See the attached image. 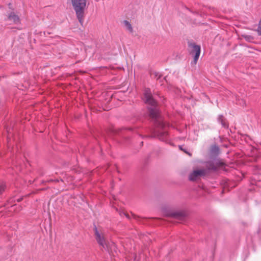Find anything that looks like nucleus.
Segmentation results:
<instances>
[{
	"instance_id": "f257e3e1",
	"label": "nucleus",
	"mask_w": 261,
	"mask_h": 261,
	"mask_svg": "<svg viewBox=\"0 0 261 261\" xmlns=\"http://www.w3.org/2000/svg\"><path fill=\"white\" fill-rule=\"evenodd\" d=\"M142 99L147 105L149 116L156 120L158 129L153 130V137H157L162 141L168 142L169 137L168 132L165 128L166 124L163 121L156 120L160 115L158 105L156 100L153 98L150 89H145Z\"/></svg>"
},
{
	"instance_id": "f03ea898",
	"label": "nucleus",
	"mask_w": 261,
	"mask_h": 261,
	"mask_svg": "<svg viewBox=\"0 0 261 261\" xmlns=\"http://www.w3.org/2000/svg\"><path fill=\"white\" fill-rule=\"evenodd\" d=\"M76 17L81 25L83 24L84 11L86 7V0H70Z\"/></svg>"
},
{
	"instance_id": "7ed1b4c3",
	"label": "nucleus",
	"mask_w": 261,
	"mask_h": 261,
	"mask_svg": "<svg viewBox=\"0 0 261 261\" xmlns=\"http://www.w3.org/2000/svg\"><path fill=\"white\" fill-rule=\"evenodd\" d=\"M76 17L81 25L83 24L84 11L86 7V0H70Z\"/></svg>"
},
{
	"instance_id": "20e7f679",
	"label": "nucleus",
	"mask_w": 261,
	"mask_h": 261,
	"mask_svg": "<svg viewBox=\"0 0 261 261\" xmlns=\"http://www.w3.org/2000/svg\"><path fill=\"white\" fill-rule=\"evenodd\" d=\"M95 240L99 246L108 252L110 251L109 244L106 240L103 234H101L98 230L97 228L95 225L94 227Z\"/></svg>"
},
{
	"instance_id": "39448f33",
	"label": "nucleus",
	"mask_w": 261,
	"mask_h": 261,
	"mask_svg": "<svg viewBox=\"0 0 261 261\" xmlns=\"http://www.w3.org/2000/svg\"><path fill=\"white\" fill-rule=\"evenodd\" d=\"M188 47L190 49L189 53L191 55L193 56V63L196 64L199 58L201 47L199 45L196 44L194 42L189 41L188 43Z\"/></svg>"
},
{
	"instance_id": "423d86ee",
	"label": "nucleus",
	"mask_w": 261,
	"mask_h": 261,
	"mask_svg": "<svg viewBox=\"0 0 261 261\" xmlns=\"http://www.w3.org/2000/svg\"><path fill=\"white\" fill-rule=\"evenodd\" d=\"M205 174V171L204 169L195 170L189 175V179L191 181H194L198 177L204 176Z\"/></svg>"
},
{
	"instance_id": "0eeeda50",
	"label": "nucleus",
	"mask_w": 261,
	"mask_h": 261,
	"mask_svg": "<svg viewBox=\"0 0 261 261\" xmlns=\"http://www.w3.org/2000/svg\"><path fill=\"white\" fill-rule=\"evenodd\" d=\"M8 20L12 21L15 24L20 23V18L14 12H11L8 15Z\"/></svg>"
},
{
	"instance_id": "6e6552de",
	"label": "nucleus",
	"mask_w": 261,
	"mask_h": 261,
	"mask_svg": "<svg viewBox=\"0 0 261 261\" xmlns=\"http://www.w3.org/2000/svg\"><path fill=\"white\" fill-rule=\"evenodd\" d=\"M218 122L220 123L222 126L225 128H227L228 127V125L227 123L225 122V119L223 115H219L217 118Z\"/></svg>"
},
{
	"instance_id": "1a4fd4ad",
	"label": "nucleus",
	"mask_w": 261,
	"mask_h": 261,
	"mask_svg": "<svg viewBox=\"0 0 261 261\" xmlns=\"http://www.w3.org/2000/svg\"><path fill=\"white\" fill-rule=\"evenodd\" d=\"M123 23L127 30H128L130 33L133 32V27L130 23L128 21L125 20L123 21Z\"/></svg>"
},
{
	"instance_id": "9d476101",
	"label": "nucleus",
	"mask_w": 261,
	"mask_h": 261,
	"mask_svg": "<svg viewBox=\"0 0 261 261\" xmlns=\"http://www.w3.org/2000/svg\"><path fill=\"white\" fill-rule=\"evenodd\" d=\"M219 147L216 145L213 146L211 148V152L215 154H218L219 152Z\"/></svg>"
},
{
	"instance_id": "9b49d317",
	"label": "nucleus",
	"mask_w": 261,
	"mask_h": 261,
	"mask_svg": "<svg viewBox=\"0 0 261 261\" xmlns=\"http://www.w3.org/2000/svg\"><path fill=\"white\" fill-rule=\"evenodd\" d=\"M172 215L174 217H183L184 216V214L182 213H181V212H175V213H174L172 214Z\"/></svg>"
},
{
	"instance_id": "f8f14e48",
	"label": "nucleus",
	"mask_w": 261,
	"mask_h": 261,
	"mask_svg": "<svg viewBox=\"0 0 261 261\" xmlns=\"http://www.w3.org/2000/svg\"><path fill=\"white\" fill-rule=\"evenodd\" d=\"M210 168L213 170H214V171H216L217 170V167H216L213 163H210Z\"/></svg>"
},
{
	"instance_id": "ddd939ff",
	"label": "nucleus",
	"mask_w": 261,
	"mask_h": 261,
	"mask_svg": "<svg viewBox=\"0 0 261 261\" xmlns=\"http://www.w3.org/2000/svg\"><path fill=\"white\" fill-rule=\"evenodd\" d=\"M5 186L3 185H0V195L4 191Z\"/></svg>"
},
{
	"instance_id": "4468645a",
	"label": "nucleus",
	"mask_w": 261,
	"mask_h": 261,
	"mask_svg": "<svg viewBox=\"0 0 261 261\" xmlns=\"http://www.w3.org/2000/svg\"><path fill=\"white\" fill-rule=\"evenodd\" d=\"M216 164L218 166H221L223 165V163L221 162V161H218L216 163Z\"/></svg>"
},
{
	"instance_id": "2eb2a0df",
	"label": "nucleus",
	"mask_w": 261,
	"mask_h": 261,
	"mask_svg": "<svg viewBox=\"0 0 261 261\" xmlns=\"http://www.w3.org/2000/svg\"><path fill=\"white\" fill-rule=\"evenodd\" d=\"M112 245L114 247V248L115 247V244L114 243H112Z\"/></svg>"
},
{
	"instance_id": "dca6fc26",
	"label": "nucleus",
	"mask_w": 261,
	"mask_h": 261,
	"mask_svg": "<svg viewBox=\"0 0 261 261\" xmlns=\"http://www.w3.org/2000/svg\"><path fill=\"white\" fill-rule=\"evenodd\" d=\"M243 261H245V260H243Z\"/></svg>"
}]
</instances>
